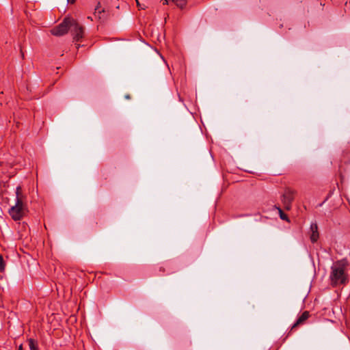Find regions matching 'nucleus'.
<instances>
[{"label":"nucleus","instance_id":"obj_1","mask_svg":"<svg viewBox=\"0 0 350 350\" xmlns=\"http://www.w3.org/2000/svg\"><path fill=\"white\" fill-rule=\"evenodd\" d=\"M349 266V261L347 258L337 260L331 267L330 274L331 284L336 286L338 284H346L349 281L348 275L345 270Z\"/></svg>","mask_w":350,"mask_h":350},{"label":"nucleus","instance_id":"obj_2","mask_svg":"<svg viewBox=\"0 0 350 350\" xmlns=\"http://www.w3.org/2000/svg\"><path fill=\"white\" fill-rule=\"evenodd\" d=\"M73 19L71 17L64 18L60 24L51 29V34L55 36H62L66 34L72 28Z\"/></svg>","mask_w":350,"mask_h":350},{"label":"nucleus","instance_id":"obj_3","mask_svg":"<svg viewBox=\"0 0 350 350\" xmlns=\"http://www.w3.org/2000/svg\"><path fill=\"white\" fill-rule=\"evenodd\" d=\"M297 191L291 187H286L281 197L284 208L286 211L291 209L292 204L295 198Z\"/></svg>","mask_w":350,"mask_h":350},{"label":"nucleus","instance_id":"obj_4","mask_svg":"<svg viewBox=\"0 0 350 350\" xmlns=\"http://www.w3.org/2000/svg\"><path fill=\"white\" fill-rule=\"evenodd\" d=\"M27 212L28 208H22L16 206H12L9 210V214L14 221L23 219Z\"/></svg>","mask_w":350,"mask_h":350},{"label":"nucleus","instance_id":"obj_5","mask_svg":"<svg viewBox=\"0 0 350 350\" xmlns=\"http://www.w3.org/2000/svg\"><path fill=\"white\" fill-rule=\"evenodd\" d=\"M70 32L73 36V39L76 41H79L83 36L84 28L80 25L76 20L73 19Z\"/></svg>","mask_w":350,"mask_h":350},{"label":"nucleus","instance_id":"obj_6","mask_svg":"<svg viewBox=\"0 0 350 350\" xmlns=\"http://www.w3.org/2000/svg\"><path fill=\"white\" fill-rule=\"evenodd\" d=\"M14 206L28 208L27 204V196L23 193L21 186H18L16 189V204Z\"/></svg>","mask_w":350,"mask_h":350},{"label":"nucleus","instance_id":"obj_7","mask_svg":"<svg viewBox=\"0 0 350 350\" xmlns=\"http://www.w3.org/2000/svg\"><path fill=\"white\" fill-rule=\"evenodd\" d=\"M95 16H97L99 20L103 21H105L107 18V13L104 8L100 9V3L98 2L94 12Z\"/></svg>","mask_w":350,"mask_h":350},{"label":"nucleus","instance_id":"obj_8","mask_svg":"<svg viewBox=\"0 0 350 350\" xmlns=\"http://www.w3.org/2000/svg\"><path fill=\"white\" fill-rule=\"evenodd\" d=\"M310 230L312 232L310 235V241L312 243H315L317 241L319 237L317 224H312L310 226Z\"/></svg>","mask_w":350,"mask_h":350},{"label":"nucleus","instance_id":"obj_9","mask_svg":"<svg viewBox=\"0 0 350 350\" xmlns=\"http://www.w3.org/2000/svg\"><path fill=\"white\" fill-rule=\"evenodd\" d=\"M310 317V314L308 311H304L301 316L298 318L297 321L294 323L292 327V329L295 328L297 325L303 323L305 321H306Z\"/></svg>","mask_w":350,"mask_h":350},{"label":"nucleus","instance_id":"obj_10","mask_svg":"<svg viewBox=\"0 0 350 350\" xmlns=\"http://www.w3.org/2000/svg\"><path fill=\"white\" fill-rule=\"evenodd\" d=\"M30 350H38V342L33 338L28 339Z\"/></svg>","mask_w":350,"mask_h":350},{"label":"nucleus","instance_id":"obj_11","mask_svg":"<svg viewBox=\"0 0 350 350\" xmlns=\"http://www.w3.org/2000/svg\"><path fill=\"white\" fill-rule=\"evenodd\" d=\"M276 208L278 210L280 218L282 220H285V221H289V219H288V215L286 213H284L282 209L280 207H278V206H276Z\"/></svg>","mask_w":350,"mask_h":350},{"label":"nucleus","instance_id":"obj_12","mask_svg":"<svg viewBox=\"0 0 350 350\" xmlns=\"http://www.w3.org/2000/svg\"><path fill=\"white\" fill-rule=\"evenodd\" d=\"M172 1L180 9H183L187 3L186 0H172Z\"/></svg>","mask_w":350,"mask_h":350},{"label":"nucleus","instance_id":"obj_13","mask_svg":"<svg viewBox=\"0 0 350 350\" xmlns=\"http://www.w3.org/2000/svg\"><path fill=\"white\" fill-rule=\"evenodd\" d=\"M5 268V263L2 254H0V271L3 272Z\"/></svg>","mask_w":350,"mask_h":350},{"label":"nucleus","instance_id":"obj_14","mask_svg":"<svg viewBox=\"0 0 350 350\" xmlns=\"http://www.w3.org/2000/svg\"><path fill=\"white\" fill-rule=\"evenodd\" d=\"M137 5L139 8V9L144 10L145 8L141 6V3L138 1V0H136Z\"/></svg>","mask_w":350,"mask_h":350},{"label":"nucleus","instance_id":"obj_15","mask_svg":"<svg viewBox=\"0 0 350 350\" xmlns=\"http://www.w3.org/2000/svg\"><path fill=\"white\" fill-rule=\"evenodd\" d=\"M161 2L162 3L163 5H167L169 0H161Z\"/></svg>","mask_w":350,"mask_h":350},{"label":"nucleus","instance_id":"obj_16","mask_svg":"<svg viewBox=\"0 0 350 350\" xmlns=\"http://www.w3.org/2000/svg\"><path fill=\"white\" fill-rule=\"evenodd\" d=\"M21 57L23 59H24L25 58V55H24V53L23 51L22 47H21Z\"/></svg>","mask_w":350,"mask_h":350},{"label":"nucleus","instance_id":"obj_17","mask_svg":"<svg viewBox=\"0 0 350 350\" xmlns=\"http://www.w3.org/2000/svg\"><path fill=\"white\" fill-rule=\"evenodd\" d=\"M69 3L73 4L75 3L76 0H67Z\"/></svg>","mask_w":350,"mask_h":350},{"label":"nucleus","instance_id":"obj_18","mask_svg":"<svg viewBox=\"0 0 350 350\" xmlns=\"http://www.w3.org/2000/svg\"><path fill=\"white\" fill-rule=\"evenodd\" d=\"M18 350H23V345H21L18 348Z\"/></svg>","mask_w":350,"mask_h":350},{"label":"nucleus","instance_id":"obj_19","mask_svg":"<svg viewBox=\"0 0 350 350\" xmlns=\"http://www.w3.org/2000/svg\"><path fill=\"white\" fill-rule=\"evenodd\" d=\"M126 98H130V96L128 95V96H126Z\"/></svg>","mask_w":350,"mask_h":350}]
</instances>
